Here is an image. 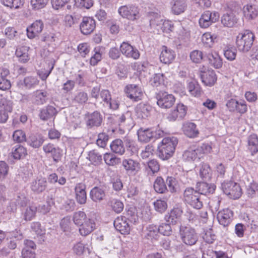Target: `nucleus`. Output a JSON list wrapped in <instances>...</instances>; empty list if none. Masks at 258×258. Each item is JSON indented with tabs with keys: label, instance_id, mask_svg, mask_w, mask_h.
Segmentation results:
<instances>
[{
	"label": "nucleus",
	"instance_id": "obj_31",
	"mask_svg": "<svg viewBox=\"0 0 258 258\" xmlns=\"http://www.w3.org/2000/svg\"><path fill=\"white\" fill-rule=\"evenodd\" d=\"M216 188L214 184L208 183L206 182H198L196 185V189L199 194L207 195L209 194H213Z\"/></svg>",
	"mask_w": 258,
	"mask_h": 258
},
{
	"label": "nucleus",
	"instance_id": "obj_57",
	"mask_svg": "<svg viewBox=\"0 0 258 258\" xmlns=\"http://www.w3.org/2000/svg\"><path fill=\"white\" fill-rule=\"evenodd\" d=\"M166 183L167 185L169 190L171 193L176 192L178 189L177 180L172 176H168L166 180Z\"/></svg>",
	"mask_w": 258,
	"mask_h": 258
},
{
	"label": "nucleus",
	"instance_id": "obj_34",
	"mask_svg": "<svg viewBox=\"0 0 258 258\" xmlns=\"http://www.w3.org/2000/svg\"><path fill=\"white\" fill-rule=\"evenodd\" d=\"M147 17L150 26L159 30V27L164 20L161 16L157 12H150L148 13Z\"/></svg>",
	"mask_w": 258,
	"mask_h": 258
},
{
	"label": "nucleus",
	"instance_id": "obj_9",
	"mask_svg": "<svg viewBox=\"0 0 258 258\" xmlns=\"http://www.w3.org/2000/svg\"><path fill=\"white\" fill-rule=\"evenodd\" d=\"M13 102L6 98H3L0 100V123H6L9 116V114L13 111Z\"/></svg>",
	"mask_w": 258,
	"mask_h": 258
},
{
	"label": "nucleus",
	"instance_id": "obj_8",
	"mask_svg": "<svg viewBox=\"0 0 258 258\" xmlns=\"http://www.w3.org/2000/svg\"><path fill=\"white\" fill-rule=\"evenodd\" d=\"M119 14L123 18L131 21L139 18V10L138 7L130 5L121 6L118 10Z\"/></svg>",
	"mask_w": 258,
	"mask_h": 258
},
{
	"label": "nucleus",
	"instance_id": "obj_46",
	"mask_svg": "<svg viewBox=\"0 0 258 258\" xmlns=\"http://www.w3.org/2000/svg\"><path fill=\"white\" fill-rule=\"evenodd\" d=\"M212 174L210 165L207 163H203L200 167V175L204 180H208L211 179Z\"/></svg>",
	"mask_w": 258,
	"mask_h": 258
},
{
	"label": "nucleus",
	"instance_id": "obj_38",
	"mask_svg": "<svg viewBox=\"0 0 258 258\" xmlns=\"http://www.w3.org/2000/svg\"><path fill=\"white\" fill-rule=\"evenodd\" d=\"M248 149L252 155L258 152V139L255 134L250 135L247 138Z\"/></svg>",
	"mask_w": 258,
	"mask_h": 258
},
{
	"label": "nucleus",
	"instance_id": "obj_29",
	"mask_svg": "<svg viewBox=\"0 0 258 258\" xmlns=\"http://www.w3.org/2000/svg\"><path fill=\"white\" fill-rule=\"evenodd\" d=\"M47 182L45 178H37L31 183V190L35 193L39 194L44 191L47 187Z\"/></svg>",
	"mask_w": 258,
	"mask_h": 258
},
{
	"label": "nucleus",
	"instance_id": "obj_64",
	"mask_svg": "<svg viewBox=\"0 0 258 258\" xmlns=\"http://www.w3.org/2000/svg\"><path fill=\"white\" fill-rule=\"evenodd\" d=\"M155 210L161 213H164L167 208V204L166 201L162 200H157L154 202Z\"/></svg>",
	"mask_w": 258,
	"mask_h": 258
},
{
	"label": "nucleus",
	"instance_id": "obj_15",
	"mask_svg": "<svg viewBox=\"0 0 258 258\" xmlns=\"http://www.w3.org/2000/svg\"><path fill=\"white\" fill-rule=\"evenodd\" d=\"M187 110V108L185 105L182 103H178L168 114L167 119L170 121L182 119L186 114Z\"/></svg>",
	"mask_w": 258,
	"mask_h": 258
},
{
	"label": "nucleus",
	"instance_id": "obj_60",
	"mask_svg": "<svg viewBox=\"0 0 258 258\" xmlns=\"http://www.w3.org/2000/svg\"><path fill=\"white\" fill-rule=\"evenodd\" d=\"M237 50L233 47L227 46L224 50V55L229 60L232 61L235 59Z\"/></svg>",
	"mask_w": 258,
	"mask_h": 258
},
{
	"label": "nucleus",
	"instance_id": "obj_22",
	"mask_svg": "<svg viewBox=\"0 0 258 258\" xmlns=\"http://www.w3.org/2000/svg\"><path fill=\"white\" fill-rule=\"evenodd\" d=\"M44 24L42 20H37L27 28V35L28 38L33 39L40 34L43 28Z\"/></svg>",
	"mask_w": 258,
	"mask_h": 258
},
{
	"label": "nucleus",
	"instance_id": "obj_3",
	"mask_svg": "<svg viewBox=\"0 0 258 258\" xmlns=\"http://www.w3.org/2000/svg\"><path fill=\"white\" fill-rule=\"evenodd\" d=\"M179 235L181 241L187 246H193L197 244L199 240V235L196 229L187 225H180Z\"/></svg>",
	"mask_w": 258,
	"mask_h": 258
},
{
	"label": "nucleus",
	"instance_id": "obj_30",
	"mask_svg": "<svg viewBox=\"0 0 258 258\" xmlns=\"http://www.w3.org/2000/svg\"><path fill=\"white\" fill-rule=\"evenodd\" d=\"M152 107L149 104L139 103L136 108V112L139 118L146 119L151 114Z\"/></svg>",
	"mask_w": 258,
	"mask_h": 258
},
{
	"label": "nucleus",
	"instance_id": "obj_14",
	"mask_svg": "<svg viewBox=\"0 0 258 258\" xmlns=\"http://www.w3.org/2000/svg\"><path fill=\"white\" fill-rule=\"evenodd\" d=\"M122 166L126 173L131 175H136L141 170L140 162L131 158L123 159L122 161Z\"/></svg>",
	"mask_w": 258,
	"mask_h": 258
},
{
	"label": "nucleus",
	"instance_id": "obj_35",
	"mask_svg": "<svg viewBox=\"0 0 258 258\" xmlns=\"http://www.w3.org/2000/svg\"><path fill=\"white\" fill-rule=\"evenodd\" d=\"M56 114L57 111L56 108L51 105H48L40 110L39 116L41 120H47L55 116Z\"/></svg>",
	"mask_w": 258,
	"mask_h": 258
},
{
	"label": "nucleus",
	"instance_id": "obj_20",
	"mask_svg": "<svg viewBox=\"0 0 258 258\" xmlns=\"http://www.w3.org/2000/svg\"><path fill=\"white\" fill-rule=\"evenodd\" d=\"M86 185L83 182L76 184L75 187V199L78 203L84 205L87 201Z\"/></svg>",
	"mask_w": 258,
	"mask_h": 258
},
{
	"label": "nucleus",
	"instance_id": "obj_7",
	"mask_svg": "<svg viewBox=\"0 0 258 258\" xmlns=\"http://www.w3.org/2000/svg\"><path fill=\"white\" fill-rule=\"evenodd\" d=\"M221 188L223 192L231 199H238L242 194L239 184L233 181L224 182L221 184Z\"/></svg>",
	"mask_w": 258,
	"mask_h": 258
},
{
	"label": "nucleus",
	"instance_id": "obj_33",
	"mask_svg": "<svg viewBox=\"0 0 258 258\" xmlns=\"http://www.w3.org/2000/svg\"><path fill=\"white\" fill-rule=\"evenodd\" d=\"M184 134L189 138H195L199 134L198 130L195 123L190 122H185L182 126Z\"/></svg>",
	"mask_w": 258,
	"mask_h": 258
},
{
	"label": "nucleus",
	"instance_id": "obj_61",
	"mask_svg": "<svg viewBox=\"0 0 258 258\" xmlns=\"http://www.w3.org/2000/svg\"><path fill=\"white\" fill-rule=\"evenodd\" d=\"M191 60L195 63H200L202 60L204 61L205 53L199 50H194L190 54Z\"/></svg>",
	"mask_w": 258,
	"mask_h": 258
},
{
	"label": "nucleus",
	"instance_id": "obj_63",
	"mask_svg": "<svg viewBox=\"0 0 258 258\" xmlns=\"http://www.w3.org/2000/svg\"><path fill=\"white\" fill-rule=\"evenodd\" d=\"M164 78L165 76L163 74H155L153 77L151 79L150 83L153 86L158 87L164 83Z\"/></svg>",
	"mask_w": 258,
	"mask_h": 258
},
{
	"label": "nucleus",
	"instance_id": "obj_24",
	"mask_svg": "<svg viewBox=\"0 0 258 258\" xmlns=\"http://www.w3.org/2000/svg\"><path fill=\"white\" fill-rule=\"evenodd\" d=\"M46 154H50L53 161L57 163L60 160L62 156V150L58 147H55L53 144L49 143L43 147Z\"/></svg>",
	"mask_w": 258,
	"mask_h": 258
},
{
	"label": "nucleus",
	"instance_id": "obj_19",
	"mask_svg": "<svg viewBox=\"0 0 258 258\" xmlns=\"http://www.w3.org/2000/svg\"><path fill=\"white\" fill-rule=\"evenodd\" d=\"M202 154V149L199 146L193 145L185 150L182 155L184 160L188 162L195 161L199 159Z\"/></svg>",
	"mask_w": 258,
	"mask_h": 258
},
{
	"label": "nucleus",
	"instance_id": "obj_55",
	"mask_svg": "<svg viewBox=\"0 0 258 258\" xmlns=\"http://www.w3.org/2000/svg\"><path fill=\"white\" fill-rule=\"evenodd\" d=\"M47 179L48 182L51 184H55L56 182L60 185H63L67 182L66 178L61 176L58 179V175L55 173H52L48 176Z\"/></svg>",
	"mask_w": 258,
	"mask_h": 258
},
{
	"label": "nucleus",
	"instance_id": "obj_13",
	"mask_svg": "<svg viewBox=\"0 0 258 258\" xmlns=\"http://www.w3.org/2000/svg\"><path fill=\"white\" fill-rule=\"evenodd\" d=\"M86 124L89 128L100 126L103 120L102 116L98 111L92 113L87 112L85 115Z\"/></svg>",
	"mask_w": 258,
	"mask_h": 258
},
{
	"label": "nucleus",
	"instance_id": "obj_1",
	"mask_svg": "<svg viewBox=\"0 0 258 258\" xmlns=\"http://www.w3.org/2000/svg\"><path fill=\"white\" fill-rule=\"evenodd\" d=\"M178 142L175 137L164 138L158 146V157L163 160L171 158L173 155Z\"/></svg>",
	"mask_w": 258,
	"mask_h": 258
},
{
	"label": "nucleus",
	"instance_id": "obj_54",
	"mask_svg": "<svg viewBox=\"0 0 258 258\" xmlns=\"http://www.w3.org/2000/svg\"><path fill=\"white\" fill-rule=\"evenodd\" d=\"M216 235L212 228L204 229L203 238L208 243H212L216 239Z\"/></svg>",
	"mask_w": 258,
	"mask_h": 258
},
{
	"label": "nucleus",
	"instance_id": "obj_44",
	"mask_svg": "<svg viewBox=\"0 0 258 258\" xmlns=\"http://www.w3.org/2000/svg\"><path fill=\"white\" fill-rule=\"evenodd\" d=\"M166 183H165L163 179L161 176H158L155 179L154 183V188L155 190L159 194L165 193L168 191L166 186Z\"/></svg>",
	"mask_w": 258,
	"mask_h": 258
},
{
	"label": "nucleus",
	"instance_id": "obj_53",
	"mask_svg": "<svg viewBox=\"0 0 258 258\" xmlns=\"http://www.w3.org/2000/svg\"><path fill=\"white\" fill-rule=\"evenodd\" d=\"M158 233V227L153 224L149 225L146 228V237L149 239H156Z\"/></svg>",
	"mask_w": 258,
	"mask_h": 258
},
{
	"label": "nucleus",
	"instance_id": "obj_47",
	"mask_svg": "<svg viewBox=\"0 0 258 258\" xmlns=\"http://www.w3.org/2000/svg\"><path fill=\"white\" fill-rule=\"evenodd\" d=\"M89 218L87 217L86 213L81 211L75 212L73 216V221L77 227L82 225Z\"/></svg>",
	"mask_w": 258,
	"mask_h": 258
},
{
	"label": "nucleus",
	"instance_id": "obj_21",
	"mask_svg": "<svg viewBox=\"0 0 258 258\" xmlns=\"http://www.w3.org/2000/svg\"><path fill=\"white\" fill-rule=\"evenodd\" d=\"M100 97L106 106L112 110L118 108L119 101L115 99H112L110 92L106 89H103L100 92Z\"/></svg>",
	"mask_w": 258,
	"mask_h": 258
},
{
	"label": "nucleus",
	"instance_id": "obj_62",
	"mask_svg": "<svg viewBox=\"0 0 258 258\" xmlns=\"http://www.w3.org/2000/svg\"><path fill=\"white\" fill-rule=\"evenodd\" d=\"M28 201V199L24 194L19 193L14 202L16 204L17 206L25 207L27 206Z\"/></svg>",
	"mask_w": 258,
	"mask_h": 258
},
{
	"label": "nucleus",
	"instance_id": "obj_17",
	"mask_svg": "<svg viewBox=\"0 0 258 258\" xmlns=\"http://www.w3.org/2000/svg\"><path fill=\"white\" fill-rule=\"evenodd\" d=\"M96 28V21L90 17H84L80 24V30L84 35L92 33Z\"/></svg>",
	"mask_w": 258,
	"mask_h": 258
},
{
	"label": "nucleus",
	"instance_id": "obj_40",
	"mask_svg": "<svg viewBox=\"0 0 258 258\" xmlns=\"http://www.w3.org/2000/svg\"><path fill=\"white\" fill-rule=\"evenodd\" d=\"M88 95L85 91H79L77 92L72 99L73 103L77 104L78 105H84L88 100Z\"/></svg>",
	"mask_w": 258,
	"mask_h": 258
},
{
	"label": "nucleus",
	"instance_id": "obj_41",
	"mask_svg": "<svg viewBox=\"0 0 258 258\" xmlns=\"http://www.w3.org/2000/svg\"><path fill=\"white\" fill-rule=\"evenodd\" d=\"M110 147L111 151L116 154L121 155L125 152L123 143L120 139H116L112 141Z\"/></svg>",
	"mask_w": 258,
	"mask_h": 258
},
{
	"label": "nucleus",
	"instance_id": "obj_43",
	"mask_svg": "<svg viewBox=\"0 0 258 258\" xmlns=\"http://www.w3.org/2000/svg\"><path fill=\"white\" fill-rule=\"evenodd\" d=\"M235 16L232 14H226L223 15L221 18V23L224 26L233 27L237 23Z\"/></svg>",
	"mask_w": 258,
	"mask_h": 258
},
{
	"label": "nucleus",
	"instance_id": "obj_10",
	"mask_svg": "<svg viewBox=\"0 0 258 258\" xmlns=\"http://www.w3.org/2000/svg\"><path fill=\"white\" fill-rule=\"evenodd\" d=\"M219 17L218 12L206 11L202 14L199 20V25L202 28H207L218 21Z\"/></svg>",
	"mask_w": 258,
	"mask_h": 258
},
{
	"label": "nucleus",
	"instance_id": "obj_4",
	"mask_svg": "<svg viewBox=\"0 0 258 258\" xmlns=\"http://www.w3.org/2000/svg\"><path fill=\"white\" fill-rule=\"evenodd\" d=\"M183 201L194 209H201L203 207L201 195L193 187H186L183 193Z\"/></svg>",
	"mask_w": 258,
	"mask_h": 258
},
{
	"label": "nucleus",
	"instance_id": "obj_28",
	"mask_svg": "<svg viewBox=\"0 0 258 258\" xmlns=\"http://www.w3.org/2000/svg\"><path fill=\"white\" fill-rule=\"evenodd\" d=\"M80 234L83 236H86L92 232L96 228V223L94 220L89 218L82 225L78 226Z\"/></svg>",
	"mask_w": 258,
	"mask_h": 258
},
{
	"label": "nucleus",
	"instance_id": "obj_45",
	"mask_svg": "<svg viewBox=\"0 0 258 258\" xmlns=\"http://www.w3.org/2000/svg\"><path fill=\"white\" fill-rule=\"evenodd\" d=\"M12 154L14 159H20L27 155V151L23 146L17 145L13 148Z\"/></svg>",
	"mask_w": 258,
	"mask_h": 258
},
{
	"label": "nucleus",
	"instance_id": "obj_18",
	"mask_svg": "<svg viewBox=\"0 0 258 258\" xmlns=\"http://www.w3.org/2000/svg\"><path fill=\"white\" fill-rule=\"evenodd\" d=\"M233 217V211L228 209H224L218 212L217 218L219 224L224 227L228 226L232 222Z\"/></svg>",
	"mask_w": 258,
	"mask_h": 258
},
{
	"label": "nucleus",
	"instance_id": "obj_51",
	"mask_svg": "<svg viewBox=\"0 0 258 258\" xmlns=\"http://www.w3.org/2000/svg\"><path fill=\"white\" fill-rule=\"evenodd\" d=\"M37 211V207L35 206L32 205L27 207L25 211L23 212L24 218L26 221H30L35 216Z\"/></svg>",
	"mask_w": 258,
	"mask_h": 258
},
{
	"label": "nucleus",
	"instance_id": "obj_2",
	"mask_svg": "<svg viewBox=\"0 0 258 258\" xmlns=\"http://www.w3.org/2000/svg\"><path fill=\"white\" fill-rule=\"evenodd\" d=\"M254 39L255 35L251 30H244L236 36V47L239 52L247 53L251 49Z\"/></svg>",
	"mask_w": 258,
	"mask_h": 258
},
{
	"label": "nucleus",
	"instance_id": "obj_27",
	"mask_svg": "<svg viewBox=\"0 0 258 258\" xmlns=\"http://www.w3.org/2000/svg\"><path fill=\"white\" fill-rule=\"evenodd\" d=\"M48 93L44 90H37L34 91L31 97V100L35 105H40L45 104L48 100Z\"/></svg>",
	"mask_w": 258,
	"mask_h": 258
},
{
	"label": "nucleus",
	"instance_id": "obj_36",
	"mask_svg": "<svg viewBox=\"0 0 258 258\" xmlns=\"http://www.w3.org/2000/svg\"><path fill=\"white\" fill-rule=\"evenodd\" d=\"M172 11L174 14L179 15L184 12L187 4L186 0H172L171 2Z\"/></svg>",
	"mask_w": 258,
	"mask_h": 258
},
{
	"label": "nucleus",
	"instance_id": "obj_11",
	"mask_svg": "<svg viewBox=\"0 0 258 258\" xmlns=\"http://www.w3.org/2000/svg\"><path fill=\"white\" fill-rule=\"evenodd\" d=\"M126 97L132 101L138 102L142 100L143 93L141 87L136 84H128L124 89Z\"/></svg>",
	"mask_w": 258,
	"mask_h": 258
},
{
	"label": "nucleus",
	"instance_id": "obj_26",
	"mask_svg": "<svg viewBox=\"0 0 258 258\" xmlns=\"http://www.w3.org/2000/svg\"><path fill=\"white\" fill-rule=\"evenodd\" d=\"M160 55V61L165 64L171 63L175 57V53L172 49L163 45Z\"/></svg>",
	"mask_w": 258,
	"mask_h": 258
},
{
	"label": "nucleus",
	"instance_id": "obj_5",
	"mask_svg": "<svg viewBox=\"0 0 258 258\" xmlns=\"http://www.w3.org/2000/svg\"><path fill=\"white\" fill-rule=\"evenodd\" d=\"M137 135L139 141L148 143L152 140L163 138L165 136V133L160 129L154 127H141L138 130Z\"/></svg>",
	"mask_w": 258,
	"mask_h": 258
},
{
	"label": "nucleus",
	"instance_id": "obj_16",
	"mask_svg": "<svg viewBox=\"0 0 258 258\" xmlns=\"http://www.w3.org/2000/svg\"><path fill=\"white\" fill-rule=\"evenodd\" d=\"M204 61H207L211 66L218 69L222 67V59L218 53L215 51H211L205 53Z\"/></svg>",
	"mask_w": 258,
	"mask_h": 258
},
{
	"label": "nucleus",
	"instance_id": "obj_49",
	"mask_svg": "<svg viewBox=\"0 0 258 258\" xmlns=\"http://www.w3.org/2000/svg\"><path fill=\"white\" fill-rule=\"evenodd\" d=\"M103 159L105 163L108 166H115L118 164L120 162V158L110 153H105L104 155Z\"/></svg>",
	"mask_w": 258,
	"mask_h": 258
},
{
	"label": "nucleus",
	"instance_id": "obj_42",
	"mask_svg": "<svg viewBox=\"0 0 258 258\" xmlns=\"http://www.w3.org/2000/svg\"><path fill=\"white\" fill-rule=\"evenodd\" d=\"M187 89L190 95L195 97H199L203 93V90L199 84L196 81L188 83Z\"/></svg>",
	"mask_w": 258,
	"mask_h": 258
},
{
	"label": "nucleus",
	"instance_id": "obj_59",
	"mask_svg": "<svg viewBox=\"0 0 258 258\" xmlns=\"http://www.w3.org/2000/svg\"><path fill=\"white\" fill-rule=\"evenodd\" d=\"M146 168L147 170L149 169L153 174H155L159 171L160 164L157 160L152 159L147 163Z\"/></svg>",
	"mask_w": 258,
	"mask_h": 258
},
{
	"label": "nucleus",
	"instance_id": "obj_58",
	"mask_svg": "<svg viewBox=\"0 0 258 258\" xmlns=\"http://www.w3.org/2000/svg\"><path fill=\"white\" fill-rule=\"evenodd\" d=\"M171 224L167 222V223H162L158 227L159 232L165 236H170L172 233Z\"/></svg>",
	"mask_w": 258,
	"mask_h": 258
},
{
	"label": "nucleus",
	"instance_id": "obj_50",
	"mask_svg": "<svg viewBox=\"0 0 258 258\" xmlns=\"http://www.w3.org/2000/svg\"><path fill=\"white\" fill-rule=\"evenodd\" d=\"M88 158L95 165H100L102 163V156L95 150L89 152Z\"/></svg>",
	"mask_w": 258,
	"mask_h": 258
},
{
	"label": "nucleus",
	"instance_id": "obj_52",
	"mask_svg": "<svg viewBox=\"0 0 258 258\" xmlns=\"http://www.w3.org/2000/svg\"><path fill=\"white\" fill-rule=\"evenodd\" d=\"M1 2L7 7L15 9L21 8L24 4L23 0H1Z\"/></svg>",
	"mask_w": 258,
	"mask_h": 258
},
{
	"label": "nucleus",
	"instance_id": "obj_12",
	"mask_svg": "<svg viewBox=\"0 0 258 258\" xmlns=\"http://www.w3.org/2000/svg\"><path fill=\"white\" fill-rule=\"evenodd\" d=\"M158 105L164 109H168L174 104L175 98L172 94H168L166 92H160L156 97Z\"/></svg>",
	"mask_w": 258,
	"mask_h": 258
},
{
	"label": "nucleus",
	"instance_id": "obj_39",
	"mask_svg": "<svg viewBox=\"0 0 258 258\" xmlns=\"http://www.w3.org/2000/svg\"><path fill=\"white\" fill-rule=\"evenodd\" d=\"M28 47L23 46L17 48L16 50V55L18 57V61L23 63L27 62L30 59L28 54Z\"/></svg>",
	"mask_w": 258,
	"mask_h": 258
},
{
	"label": "nucleus",
	"instance_id": "obj_32",
	"mask_svg": "<svg viewBox=\"0 0 258 258\" xmlns=\"http://www.w3.org/2000/svg\"><path fill=\"white\" fill-rule=\"evenodd\" d=\"M44 142L43 137L39 134H31L26 140L27 144L33 148H39Z\"/></svg>",
	"mask_w": 258,
	"mask_h": 258
},
{
	"label": "nucleus",
	"instance_id": "obj_6",
	"mask_svg": "<svg viewBox=\"0 0 258 258\" xmlns=\"http://www.w3.org/2000/svg\"><path fill=\"white\" fill-rule=\"evenodd\" d=\"M199 76L202 82L208 87L213 86L217 80V76L215 71L205 67L200 68Z\"/></svg>",
	"mask_w": 258,
	"mask_h": 258
},
{
	"label": "nucleus",
	"instance_id": "obj_56",
	"mask_svg": "<svg viewBox=\"0 0 258 258\" xmlns=\"http://www.w3.org/2000/svg\"><path fill=\"white\" fill-rule=\"evenodd\" d=\"M25 86L28 89L34 88L38 85L39 81L36 77L28 76L23 80Z\"/></svg>",
	"mask_w": 258,
	"mask_h": 258
},
{
	"label": "nucleus",
	"instance_id": "obj_25",
	"mask_svg": "<svg viewBox=\"0 0 258 258\" xmlns=\"http://www.w3.org/2000/svg\"><path fill=\"white\" fill-rule=\"evenodd\" d=\"M182 214V210L180 208H174L165 215L164 220L166 222L174 225L179 221Z\"/></svg>",
	"mask_w": 258,
	"mask_h": 258
},
{
	"label": "nucleus",
	"instance_id": "obj_37",
	"mask_svg": "<svg viewBox=\"0 0 258 258\" xmlns=\"http://www.w3.org/2000/svg\"><path fill=\"white\" fill-rule=\"evenodd\" d=\"M105 197V192L103 189L100 187H94L90 192V197L94 202L102 201Z\"/></svg>",
	"mask_w": 258,
	"mask_h": 258
},
{
	"label": "nucleus",
	"instance_id": "obj_23",
	"mask_svg": "<svg viewBox=\"0 0 258 258\" xmlns=\"http://www.w3.org/2000/svg\"><path fill=\"white\" fill-rule=\"evenodd\" d=\"M113 224L115 228L122 234H128L130 231V226L125 216L118 217L114 221Z\"/></svg>",
	"mask_w": 258,
	"mask_h": 258
},
{
	"label": "nucleus",
	"instance_id": "obj_48",
	"mask_svg": "<svg viewBox=\"0 0 258 258\" xmlns=\"http://www.w3.org/2000/svg\"><path fill=\"white\" fill-rule=\"evenodd\" d=\"M4 75L0 77V90L7 91L11 87V83L9 80L6 78L7 75L9 74V71L7 69H3Z\"/></svg>",
	"mask_w": 258,
	"mask_h": 258
}]
</instances>
